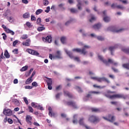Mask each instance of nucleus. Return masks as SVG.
I'll return each mask as SVG.
<instances>
[{
  "mask_svg": "<svg viewBox=\"0 0 129 129\" xmlns=\"http://www.w3.org/2000/svg\"><path fill=\"white\" fill-rule=\"evenodd\" d=\"M12 52L13 53H14V54H19V49L15 48L12 51Z\"/></svg>",
  "mask_w": 129,
  "mask_h": 129,
  "instance_id": "49530a36",
  "label": "nucleus"
},
{
  "mask_svg": "<svg viewBox=\"0 0 129 129\" xmlns=\"http://www.w3.org/2000/svg\"><path fill=\"white\" fill-rule=\"evenodd\" d=\"M73 52H77V53H81V54H83V55H86L87 51H84V49H80V48H74L73 49Z\"/></svg>",
  "mask_w": 129,
  "mask_h": 129,
  "instance_id": "1a4fd4ad",
  "label": "nucleus"
},
{
  "mask_svg": "<svg viewBox=\"0 0 129 129\" xmlns=\"http://www.w3.org/2000/svg\"><path fill=\"white\" fill-rule=\"evenodd\" d=\"M32 119L33 118L30 115H27L25 116V120L28 124H32Z\"/></svg>",
  "mask_w": 129,
  "mask_h": 129,
  "instance_id": "9d476101",
  "label": "nucleus"
},
{
  "mask_svg": "<svg viewBox=\"0 0 129 129\" xmlns=\"http://www.w3.org/2000/svg\"><path fill=\"white\" fill-rule=\"evenodd\" d=\"M43 4L44 6H48L49 1H48V0H44Z\"/></svg>",
  "mask_w": 129,
  "mask_h": 129,
  "instance_id": "bf43d9fd",
  "label": "nucleus"
},
{
  "mask_svg": "<svg viewBox=\"0 0 129 129\" xmlns=\"http://www.w3.org/2000/svg\"><path fill=\"white\" fill-rule=\"evenodd\" d=\"M3 114L7 116H11V115H13V111L10 109L5 108L4 109Z\"/></svg>",
  "mask_w": 129,
  "mask_h": 129,
  "instance_id": "0eeeda50",
  "label": "nucleus"
},
{
  "mask_svg": "<svg viewBox=\"0 0 129 129\" xmlns=\"http://www.w3.org/2000/svg\"><path fill=\"white\" fill-rule=\"evenodd\" d=\"M38 109H40V110H44V108L41 106V105H38L37 106Z\"/></svg>",
  "mask_w": 129,
  "mask_h": 129,
  "instance_id": "052dcab7",
  "label": "nucleus"
},
{
  "mask_svg": "<svg viewBox=\"0 0 129 129\" xmlns=\"http://www.w3.org/2000/svg\"><path fill=\"white\" fill-rule=\"evenodd\" d=\"M72 21H73V19H71V20L67 21L65 24L66 26H68Z\"/></svg>",
  "mask_w": 129,
  "mask_h": 129,
  "instance_id": "e2e57ef3",
  "label": "nucleus"
},
{
  "mask_svg": "<svg viewBox=\"0 0 129 129\" xmlns=\"http://www.w3.org/2000/svg\"><path fill=\"white\" fill-rule=\"evenodd\" d=\"M103 118H104L105 120H107V121H109L110 122H113L115 119L114 116H112L111 114H109L108 115V118L103 117Z\"/></svg>",
  "mask_w": 129,
  "mask_h": 129,
  "instance_id": "6e6552de",
  "label": "nucleus"
},
{
  "mask_svg": "<svg viewBox=\"0 0 129 129\" xmlns=\"http://www.w3.org/2000/svg\"><path fill=\"white\" fill-rule=\"evenodd\" d=\"M23 18H24V19H28V18H30V13L29 12L25 13L23 15Z\"/></svg>",
  "mask_w": 129,
  "mask_h": 129,
  "instance_id": "aec40b11",
  "label": "nucleus"
},
{
  "mask_svg": "<svg viewBox=\"0 0 129 129\" xmlns=\"http://www.w3.org/2000/svg\"><path fill=\"white\" fill-rule=\"evenodd\" d=\"M91 109L92 112H100V109L99 108H92Z\"/></svg>",
  "mask_w": 129,
  "mask_h": 129,
  "instance_id": "412c9836",
  "label": "nucleus"
},
{
  "mask_svg": "<svg viewBox=\"0 0 129 129\" xmlns=\"http://www.w3.org/2000/svg\"><path fill=\"white\" fill-rule=\"evenodd\" d=\"M43 41L47 42V43H52V37L50 35H48L47 37L42 38Z\"/></svg>",
  "mask_w": 129,
  "mask_h": 129,
  "instance_id": "ddd939ff",
  "label": "nucleus"
},
{
  "mask_svg": "<svg viewBox=\"0 0 129 129\" xmlns=\"http://www.w3.org/2000/svg\"><path fill=\"white\" fill-rule=\"evenodd\" d=\"M49 58L51 60L52 59H62V54H61V51L57 50L56 52L55 55H52V54H49Z\"/></svg>",
  "mask_w": 129,
  "mask_h": 129,
  "instance_id": "7ed1b4c3",
  "label": "nucleus"
},
{
  "mask_svg": "<svg viewBox=\"0 0 129 129\" xmlns=\"http://www.w3.org/2000/svg\"><path fill=\"white\" fill-rule=\"evenodd\" d=\"M98 59H99L100 61L103 62V63L105 64L106 66H109V63L110 64H113L114 66H117V62H114L113 60L110 58L108 59V61H107L105 59H104L103 57L101 56V55H98Z\"/></svg>",
  "mask_w": 129,
  "mask_h": 129,
  "instance_id": "f03ea898",
  "label": "nucleus"
},
{
  "mask_svg": "<svg viewBox=\"0 0 129 129\" xmlns=\"http://www.w3.org/2000/svg\"><path fill=\"white\" fill-rule=\"evenodd\" d=\"M117 47H118V46L117 45H115L114 46H110L109 47V51H110L111 52V55H113V51H114V50H115V49H116L117 48Z\"/></svg>",
  "mask_w": 129,
  "mask_h": 129,
  "instance_id": "2eb2a0df",
  "label": "nucleus"
},
{
  "mask_svg": "<svg viewBox=\"0 0 129 129\" xmlns=\"http://www.w3.org/2000/svg\"><path fill=\"white\" fill-rule=\"evenodd\" d=\"M21 39L22 40H26V39H28V35L27 34H24L22 36Z\"/></svg>",
  "mask_w": 129,
  "mask_h": 129,
  "instance_id": "a19ab883",
  "label": "nucleus"
},
{
  "mask_svg": "<svg viewBox=\"0 0 129 129\" xmlns=\"http://www.w3.org/2000/svg\"><path fill=\"white\" fill-rule=\"evenodd\" d=\"M111 30L112 32H113L114 33H120V32H122V31H124V29L123 28L117 30V28L114 26L111 27Z\"/></svg>",
  "mask_w": 129,
  "mask_h": 129,
  "instance_id": "9b49d317",
  "label": "nucleus"
},
{
  "mask_svg": "<svg viewBox=\"0 0 129 129\" xmlns=\"http://www.w3.org/2000/svg\"><path fill=\"white\" fill-rule=\"evenodd\" d=\"M89 120L91 122H98L99 121V118L96 116L91 115L89 118Z\"/></svg>",
  "mask_w": 129,
  "mask_h": 129,
  "instance_id": "423d86ee",
  "label": "nucleus"
},
{
  "mask_svg": "<svg viewBox=\"0 0 129 129\" xmlns=\"http://www.w3.org/2000/svg\"><path fill=\"white\" fill-rule=\"evenodd\" d=\"M90 48V46H89V45H84V47L82 49H84V51L86 52L85 50H86V49H89Z\"/></svg>",
  "mask_w": 129,
  "mask_h": 129,
  "instance_id": "8fccbe9b",
  "label": "nucleus"
},
{
  "mask_svg": "<svg viewBox=\"0 0 129 129\" xmlns=\"http://www.w3.org/2000/svg\"><path fill=\"white\" fill-rule=\"evenodd\" d=\"M103 21H104V22H105L106 23H108V22L110 21V18H109V17L107 16H105L103 18Z\"/></svg>",
  "mask_w": 129,
  "mask_h": 129,
  "instance_id": "c85d7f7f",
  "label": "nucleus"
},
{
  "mask_svg": "<svg viewBox=\"0 0 129 129\" xmlns=\"http://www.w3.org/2000/svg\"><path fill=\"white\" fill-rule=\"evenodd\" d=\"M30 42H31V40L30 39H27L26 40V42H23L22 43V44L23 46H30Z\"/></svg>",
  "mask_w": 129,
  "mask_h": 129,
  "instance_id": "a211bd4d",
  "label": "nucleus"
},
{
  "mask_svg": "<svg viewBox=\"0 0 129 129\" xmlns=\"http://www.w3.org/2000/svg\"><path fill=\"white\" fill-rule=\"evenodd\" d=\"M6 32L7 33V34H11V35H12V36H14V35H15V32L10 30V29H9V28H8V29L6 30Z\"/></svg>",
  "mask_w": 129,
  "mask_h": 129,
  "instance_id": "5701e85b",
  "label": "nucleus"
},
{
  "mask_svg": "<svg viewBox=\"0 0 129 129\" xmlns=\"http://www.w3.org/2000/svg\"><path fill=\"white\" fill-rule=\"evenodd\" d=\"M47 85H52V79L47 78Z\"/></svg>",
  "mask_w": 129,
  "mask_h": 129,
  "instance_id": "2f4dec72",
  "label": "nucleus"
},
{
  "mask_svg": "<svg viewBox=\"0 0 129 129\" xmlns=\"http://www.w3.org/2000/svg\"><path fill=\"white\" fill-rule=\"evenodd\" d=\"M58 7L61 9V11H64L65 10V8L64 7V4H61L58 5Z\"/></svg>",
  "mask_w": 129,
  "mask_h": 129,
  "instance_id": "79ce46f5",
  "label": "nucleus"
},
{
  "mask_svg": "<svg viewBox=\"0 0 129 129\" xmlns=\"http://www.w3.org/2000/svg\"><path fill=\"white\" fill-rule=\"evenodd\" d=\"M93 87L95 88H103L104 87H105V86L104 87H100V86H97L96 85H93Z\"/></svg>",
  "mask_w": 129,
  "mask_h": 129,
  "instance_id": "6e6d98bb",
  "label": "nucleus"
},
{
  "mask_svg": "<svg viewBox=\"0 0 129 129\" xmlns=\"http://www.w3.org/2000/svg\"><path fill=\"white\" fill-rule=\"evenodd\" d=\"M4 56L7 58V59L10 58V55L9 54V52H8V50H5V53H4Z\"/></svg>",
  "mask_w": 129,
  "mask_h": 129,
  "instance_id": "cd10ccee",
  "label": "nucleus"
},
{
  "mask_svg": "<svg viewBox=\"0 0 129 129\" xmlns=\"http://www.w3.org/2000/svg\"><path fill=\"white\" fill-rule=\"evenodd\" d=\"M24 101L25 102L26 104H29V102H28V99L26 97L23 98Z\"/></svg>",
  "mask_w": 129,
  "mask_h": 129,
  "instance_id": "4d7b16f0",
  "label": "nucleus"
},
{
  "mask_svg": "<svg viewBox=\"0 0 129 129\" xmlns=\"http://www.w3.org/2000/svg\"><path fill=\"white\" fill-rule=\"evenodd\" d=\"M74 120H73V123H77V114H75L73 116Z\"/></svg>",
  "mask_w": 129,
  "mask_h": 129,
  "instance_id": "b1692460",
  "label": "nucleus"
},
{
  "mask_svg": "<svg viewBox=\"0 0 129 129\" xmlns=\"http://www.w3.org/2000/svg\"><path fill=\"white\" fill-rule=\"evenodd\" d=\"M76 89L77 90V91L79 93H82V92H83V90H82V89H81L80 87H78V86L76 87Z\"/></svg>",
  "mask_w": 129,
  "mask_h": 129,
  "instance_id": "bb28decb",
  "label": "nucleus"
},
{
  "mask_svg": "<svg viewBox=\"0 0 129 129\" xmlns=\"http://www.w3.org/2000/svg\"><path fill=\"white\" fill-rule=\"evenodd\" d=\"M8 122L10 124H12V123H13V120L12 119H11V118H8Z\"/></svg>",
  "mask_w": 129,
  "mask_h": 129,
  "instance_id": "0e129e2a",
  "label": "nucleus"
},
{
  "mask_svg": "<svg viewBox=\"0 0 129 129\" xmlns=\"http://www.w3.org/2000/svg\"><path fill=\"white\" fill-rule=\"evenodd\" d=\"M31 105L32 106V107H34V108H37V107H38V105H37L35 102H32Z\"/></svg>",
  "mask_w": 129,
  "mask_h": 129,
  "instance_id": "a18cd8bd",
  "label": "nucleus"
},
{
  "mask_svg": "<svg viewBox=\"0 0 129 129\" xmlns=\"http://www.w3.org/2000/svg\"><path fill=\"white\" fill-rule=\"evenodd\" d=\"M26 70H28V66H25L20 69L21 72H24V71H26Z\"/></svg>",
  "mask_w": 129,
  "mask_h": 129,
  "instance_id": "a878e982",
  "label": "nucleus"
},
{
  "mask_svg": "<svg viewBox=\"0 0 129 129\" xmlns=\"http://www.w3.org/2000/svg\"><path fill=\"white\" fill-rule=\"evenodd\" d=\"M60 41L62 44H65V41H66V37H62L60 38Z\"/></svg>",
  "mask_w": 129,
  "mask_h": 129,
  "instance_id": "c9c22d12",
  "label": "nucleus"
},
{
  "mask_svg": "<svg viewBox=\"0 0 129 129\" xmlns=\"http://www.w3.org/2000/svg\"><path fill=\"white\" fill-rule=\"evenodd\" d=\"M97 81L98 82H102V81H105V82H107V83H109V81L107 79L105 78H97Z\"/></svg>",
  "mask_w": 129,
  "mask_h": 129,
  "instance_id": "4468645a",
  "label": "nucleus"
},
{
  "mask_svg": "<svg viewBox=\"0 0 129 129\" xmlns=\"http://www.w3.org/2000/svg\"><path fill=\"white\" fill-rule=\"evenodd\" d=\"M70 11L71 13H73V14H75V13H77V10L74 9H71Z\"/></svg>",
  "mask_w": 129,
  "mask_h": 129,
  "instance_id": "3c124183",
  "label": "nucleus"
},
{
  "mask_svg": "<svg viewBox=\"0 0 129 129\" xmlns=\"http://www.w3.org/2000/svg\"><path fill=\"white\" fill-rule=\"evenodd\" d=\"M48 111H49L48 115H49V116L52 117V108L51 107H48Z\"/></svg>",
  "mask_w": 129,
  "mask_h": 129,
  "instance_id": "473e14b6",
  "label": "nucleus"
},
{
  "mask_svg": "<svg viewBox=\"0 0 129 129\" xmlns=\"http://www.w3.org/2000/svg\"><path fill=\"white\" fill-rule=\"evenodd\" d=\"M110 93H115V92L108 91L107 93H105L104 95L106 97L110 98V99H114L115 98H123V99H126V98H127V95H124L123 94H117L110 95Z\"/></svg>",
  "mask_w": 129,
  "mask_h": 129,
  "instance_id": "f257e3e1",
  "label": "nucleus"
},
{
  "mask_svg": "<svg viewBox=\"0 0 129 129\" xmlns=\"http://www.w3.org/2000/svg\"><path fill=\"white\" fill-rule=\"evenodd\" d=\"M84 119L83 118H81L80 119L79 121V123L80 125H84Z\"/></svg>",
  "mask_w": 129,
  "mask_h": 129,
  "instance_id": "393cba45",
  "label": "nucleus"
},
{
  "mask_svg": "<svg viewBox=\"0 0 129 129\" xmlns=\"http://www.w3.org/2000/svg\"><path fill=\"white\" fill-rule=\"evenodd\" d=\"M25 89H32L33 86H25Z\"/></svg>",
  "mask_w": 129,
  "mask_h": 129,
  "instance_id": "864d4df0",
  "label": "nucleus"
},
{
  "mask_svg": "<svg viewBox=\"0 0 129 129\" xmlns=\"http://www.w3.org/2000/svg\"><path fill=\"white\" fill-rule=\"evenodd\" d=\"M121 50L124 53L129 54V48H122Z\"/></svg>",
  "mask_w": 129,
  "mask_h": 129,
  "instance_id": "7c9ffc66",
  "label": "nucleus"
},
{
  "mask_svg": "<svg viewBox=\"0 0 129 129\" xmlns=\"http://www.w3.org/2000/svg\"><path fill=\"white\" fill-rule=\"evenodd\" d=\"M13 102L16 105H19L20 104V103L19 102V100L17 99H15L13 100Z\"/></svg>",
  "mask_w": 129,
  "mask_h": 129,
  "instance_id": "58836bf2",
  "label": "nucleus"
},
{
  "mask_svg": "<svg viewBox=\"0 0 129 129\" xmlns=\"http://www.w3.org/2000/svg\"><path fill=\"white\" fill-rule=\"evenodd\" d=\"M26 52L29 53V54H31V55H33L34 56H38L40 55V53L38 52V51L31 49L30 48H27L26 49Z\"/></svg>",
  "mask_w": 129,
  "mask_h": 129,
  "instance_id": "39448f33",
  "label": "nucleus"
},
{
  "mask_svg": "<svg viewBox=\"0 0 129 129\" xmlns=\"http://www.w3.org/2000/svg\"><path fill=\"white\" fill-rule=\"evenodd\" d=\"M43 12V10L42 9H38L35 12L36 15H40L41 13Z\"/></svg>",
  "mask_w": 129,
  "mask_h": 129,
  "instance_id": "f704fd0d",
  "label": "nucleus"
},
{
  "mask_svg": "<svg viewBox=\"0 0 129 129\" xmlns=\"http://www.w3.org/2000/svg\"><path fill=\"white\" fill-rule=\"evenodd\" d=\"M33 82V79L31 78H29L27 79L25 82V84L28 85V84H31Z\"/></svg>",
  "mask_w": 129,
  "mask_h": 129,
  "instance_id": "6ab92c4d",
  "label": "nucleus"
},
{
  "mask_svg": "<svg viewBox=\"0 0 129 129\" xmlns=\"http://www.w3.org/2000/svg\"><path fill=\"white\" fill-rule=\"evenodd\" d=\"M28 109L29 110V112H34V109L31 106L28 107Z\"/></svg>",
  "mask_w": 129,
  "mask_h": 129,
  "instance_id": "603ef678",
  "label": "nucleus"
},
{
  "mask_svg": "<svg viewBox=\"0 0 129 129\" xmlns=\"http://www.w3.org/2000/svg\"><path fill=\"white\" fill-rule=\"evenodd\" d=\"M116 4H112L111 5V8H112V9H115V8H116Z\"/></svg>",
  "mask_w": 129,
  "mask_h": 129,
  "instance_id": "680f3d73",
  "label": "nucleus"
},
{
  "mask_svg": "<svg viewBox=\"0 0 129 129\" xmlns=\"http://www.w3.org/2000/svg\"><path fill=\"white\" fill-rule=\"evenodd\" d=\"M7 20L9 21V22H10V23H13V22L14 21V18L12 17L8 18Z\"/></svg>",
  "mask_w": 129,
  "mask_h": 129,
  "instance_id": "4c0bfd02",
  "label": "nucleus"
},
{
  "mask_svg": "<svg viewBox=\"0 0 129 129\" xmlns=\"http://www.w3.org/2000/svg\"><path fill=\"white\" fill-rule=\"evenodd\" d=\"M44 12H45V13H49V12H50V7H49V6L47 7L46 8V10H45Z\"/></svg>",
  "mask_w": 129,
  "mask_h": 129,
  "instance_id": "338daca9",
  "label": "nucleus"
},
{
  "mask_svg": "<svg viewBox=\"0 0 129 129\" xmlns=\"http://www.w3.org/2000/svg\"><path fill=\"white\" fill-rule=\"evenodd\" d=\"M67 105L72 106L73 108H78V107L77 106V105H76V103L72 101L67 102Z\"/></svg>",
  "mask_w": 129,
  "mask_h": 129,
  "instance_id": "f8f14e48",
  "label": "nucleus"
},
{
  "mask_svg": "<svg viewBox=\"0 0 129 129\" xmlns=\"http://www.w3.org/2000/svg\"><path fill=\"white\" fill-rule=\"evenodd\" d=\"M19 41H18V40H15V41H14V42H13V47H16V45H17V44H18V42Z\"/></svg>",
  "mask_w": 129,
  "mask_h": 129,
  "instance_id": "5fc2aeb1",
  "label": "nucleus"
},
{
  "mask_svg": "<svg viewBox=\"0 0 129 129\" xmlns=\"http://www.w3.org/2000/svg\"><path fill=\"white\" fill-rule=\"evenodd\" d=\"M96 20V18L94 17V16H92L91 18L89 20V22H90V23H92V22H93L94 21H95Z\"/></svg>",
  "mask_w": 129,
  "mask_h": 129,
  "instance_id": "c03bdc74",
  "label": "nucleus"
},
{
  "mask_svg": "<svg viewBox=\"0 0 129 129\" xmlns=\"http://www.w3.org/2000/svg\"><path fill=\"white\" fill-rule=\"evenodd\" d=\"M92 94H100V92H96V91H90L89 92L88 94L84 98V101H87L88 99H86V98H92L91 97Z\"/></svg>",
  "mask_w": 129,
  "mask_h": 129,
  "instance_id": "20e7f679",
  "label": "nucleus"
},
{
  "mask_svg": "<svg viewBox=\"0 0 129 129\" xmlns=\"http://www.w3.org/2000/svg\"><path fill=\"white\" fill-rule=\"evenodd\" d=\"M31 21H36V17L33 15L31 16Z\"/></svg>",
  "mask_w": 129,
  "mask_h": 129,
  "instance_id": "69168bd1",
  "label": "nucleus"
},
{
  "mask_svg": "<svg viewBox=\"0 0 129 129\" xmlns=\"http://www.w3.org/2000/svg\"><path fill=\"white\" fill-rule=\"evenodd\" d=\"M41 22H42V20L41 19V18H38L37 20L36 23L39 26H42L41 24Z\"/></svg>",
  "mask_w": 129,
  "mask_h": 129,
  "instance_id": "c756f323",
  "label": "nucleus"
},
{
  "mask_svg": "<svg viewBox=\"0 0 129 129\" xmlns=\"http://www.w3.org/2000/svg\"><path fill=\"white\" fill-rule=\"evenodd\" d=\"M77 2L78 3L77 5L78 10H82V8H81V1L80 0H77Z\"/></svg>",
  "mask_w": 129,
  "mask_h": 129,
  "instance_id": "4be33fe9",
  "label": "nucleus"
},
{
  "mask_svg": "<svg viewBox=\"0 0 129 129\" xmlns=\"http://www.w3.org/2000/svg\"><path fill=\"white\" fill-rule=\"evenodd\" d=\"M97 39L99 40V41H104V38L102 37V36H98Z\"/></svg>",
  "mask_w": 129,
  "mask_h": 129,
  "instance_id": "de8ad7c7",
  "label": "nucleus"
},
{
  "mask_svg": "<svg viewBox=\"0 0 129 129\" xmlns=\"http://www.w3.org/2000/svg\"><path fill=\"white\" fill-rule=\"evenodd\" d=\"M62 94L61 93H58L55 95V98L56 99H59L60 98V96Z\"/></svg>",
  "mask_w": 129,
  "mask_h": 129,
  "instance_id": "09e8293b",
  "label": "nucleus"
},
{
  "mask_svg": "<svg viewBox=\"0 0 129 129\" xmlns=\"http://www.w3.org/2000/svg\"><path fill=\"white\" fill-rule=\"evenodd\" d=\"M26 25L28 28H32L33 27V25L30 22H27Z\"/></svg>",
  "mask_w": 129,
  "mask_h": 129,
  "instance_id": "72a5a7b5",
  "label": "nucleus"
},
{
  "mask_svg": "<svg viewBox=\"0 0 129 129\" xmlns=\"http://www.w3.org/2000/svg\"><path fill=\"white\" fill-rule=\"evenodd\" d=\"M63 93L64 95L68 96V97H69L70 98H72V97H73V96L72 95V94H71L70 93H69V92L67 91H64Z\"/></svg>",
  "mask_w": 129,
  "mask_h": 129,
  "instance_id": "f3484780",
  "label": "nucleus"
},
{
  "mask_svg": "<svg viewBox=\"0 0 129 129\" xmlns=\"http://www.w3.org/2000/svg\"><path fill=\"white\" fill-rule=\"evenodd\" d=\"M2 36H3V39L4 40H6V39H7V35H6V34L5 33H2Z\"/></svg>",
  "mask_w": 129,
  "mask_h": 129,
  "instance_id": "774afa93",
  "label": "nucleus"
},
{
  "mask_svg": "<svg viewBox=\"0 0 129 129\" xmlns=\"http://www.w3.org/2000/svg\"><path fill=\"white\" fill-rule=\"evenodd\" d=\"M116 8V9H119L120 10H123L124 9V8L121 5H117Z\"/></svg>",
  "mask_w": 129,
  "mask_h": 129,
  "instance_id": "37998d69",
  "label": "nucleus"
},
{
  "mask_svg": "<svg viewBox=\"0 0 129 129\" xmlns=\"http://www.w3.org/2000/svg\"><path fill=\"white\" fill-rule=\"evenodd\" d=\"M67 54L70 57V58H73V55L70 51H66Z\"/></svg>",
  "mask_w": 129,
  "mask_h": 129,
  "instance_id": "ea45409f",
  "label": "nucleus"
},
{
  "mask_svg": "<svg viewBox=\"0 0 129 129\" xmlns=\"http://www.w3.org/2000/svg\"><path fill=\"white\" fill-rule=\"evenodd\" d=\"M43 30H45V27H39L37 28L38 32H42Z\"/></svg>",
  "mask_w": 129,
  "mask_h": 129,
  "instance_id": "e433bc0d",
  "label": "nucleus"
},
{
  "mask_svg": "<svg viewBox=\"0 0 129 129\" xmlns=\"http://www.w3.org/2000/svg\"><path fill=\"white\" fill-rule=\"evenodd\" d=\"M32 86H35V87H37V86H38V83H37V82H33L32 83Z\"/></svg>",
  "mask_w": 129,
  "mask_h": 129,
  "instance_id": "13d9d810",
  "label": "nucleus"
},
{
  "mask_svg": "<svg viewBox=\"0 0 129 129\" xmlns=\"http://www.w3.org/2000/svg\"><path fill=\"white\" fill-rule=\"evenodd\" d=\"M92 28L94 29V30H99V28H101V24L97 23L95 24L92 26Z\"/></svg>",
  "mask_w": 129,
  "mask_h": 129,
  "instance_id": "dca6fc26",
  "label": "nucleus"
}]
</instances>
